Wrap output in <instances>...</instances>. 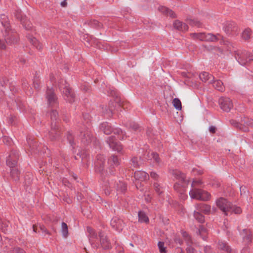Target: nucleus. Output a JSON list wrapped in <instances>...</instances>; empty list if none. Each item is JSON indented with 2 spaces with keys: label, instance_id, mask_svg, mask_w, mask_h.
<instances>
[{
  "label": "nucleus",
  "instance_id": "nucleus-1",
  "mask_svg": "<svg viewBox=\"0 0 253 253\" xmlns=\"http://www.w3.org/2000/svg\"><path fill=\"white\" fill-rule=\"evenodd\" d=\"M86 230L89 234L90 243L93 248H98L101 247L103 249H107L110 247V244L108 241L107 238L102 233H100L99 234L100 243L98 244L96 243V240H98L97 234L95 233L93 229L89 227H87Z\"/></svg>",
  "mask_w": 253,
  "mask_h": 253
},
{
  "label": "nucleus",
  "instance_id": "nucleus-2",
  "mask_svg": "<svg viewBox=\"0 0 253 253\" xmlns=\"http://www.w3.org/2000/svg\"><path fill=\"white\" fill-rule=\"evenodd\" d=\"M0 21L2 25L5 28V33L3 34V36L5 42L9 44L16 43L17 42V35L10 30L9 20L7 16L4 14L0 15Z\"/></svg>",
  "mask_w": 253,
  "mask_h": 253
},
{
  "label": "nucleus",
  "instance_id": "nucleus-3",
  "mask_svg": "<svg viewBox=\"0 0 253 253\" xmlns=\"http://www.w3.org/2000/svg\"><path fill=\"white\" fill-rule=\"evenodd\" d=\"M18 154L16 152H12L6 159V164L10 168V174L12 178L18 180L20 176V172L16 167Z\"/></svg>",
  "mask_w": 253,
  "mask_h": 253
},
{
  "label": "nucleus",
  "instance_id": "nucleus-4",
  "mask_svg": "<svg viewBox=\"0 0 253 253\" xmlns=\"http://www.w3.org/2000/svg\"><path fill=\"white\" fill-rule=\"evenodd\" d=\"M216 204L226 215H228V212H233L236 214H239L242 211L240 207L233 206L223 198H220L217 199L216 201Z\"/></svg>",
  "mask_w": 253,
  "mask_h": 253
},
{
  "label": "nucleus",
  "instance_id": "nucleus-5",
  "mask_svg": "<svg viewBox=\"0 0 253 253\" xmlns=\"http://www.w3.org/2000/svg\"><path fill=\"white\" fill-rule=\"evenodd\" d=\"M235 57L238 62L244 66L253 61V54L246 50H238L235 52Z\"/></svg>",
  "mask_w": 253,
  "mask_h": 253
},
{
  "label": "nucleus",
  "instance_id": "nucleus-6",
  "mask_svg": "<svg viewBox=\"0 0 253 253\" xmlns=\"http://www.w3.org/2000/svg\"><path fill=\"white\" fill-rule=\"evenodd\" d=\"M189 195L191 199L201 201L208 200L211 197L210 194L208 192L197 187H192L189 192Z\"/></svg>",
  "mask_w": 253,
  "mask_h": 253
},
{
  "label": "nucleus",
  "instance_id": "nucleus-7",
  "mask_svg": "<svg viewBox=\"0 0 253 253\" xmlns=\"http://www.w3.org/2000/svg\"><path fill=\"white\" fill-rule=\"evenodd\" d=\"M59 88L62 91L63 96L65 100L69 102L74 101L75 94L69 87L68 84L65 81L62 80L59 82Z\"/></svg>",
  "mask_w": 253,
  "mask_h": 253
},
{
  "label": "nucleus",
  "instance_id": "nucleus-8",
  "mask_svg": "<svg viewBox=\"0 0 253 253\" xmlns=\"http://www.w3.org/2000/svg\"><path fill=\"white\" fill-rule=\"evenodd\" d=\"M220 108L225 112H229L233 107V104L228 98L221 97L219 99Z\"/></svg>",
  "mask_w": 253,
  "mask_h": 253
},
{
  "label": "nucleus",
  "instance_id": "nucleus-9",
  "mask_svg": "<svg viewBox=\"0 0 253 253\" xmlns=\"http://www.w3.org/2000/svg\"><path fill=\"white\" fill-rule=\"evenodd\" d=\"M110 148L113 150L120 152L123 148L120 142L116 141L115 137L113 136L109 137L107 140Z\"/></svg>",
  "mask_w": 253,
  "mask_h": 253
},
{
  "label": "nucleus",
  "instance_id": "nucleus-10",
  "mask_svg": "<svg viewBox=\"0 0 253 253\" xmlns=\"http://www.w3.org/2000/svg\"><path fill=\"white\" fill-rule=\"evenodd\" d=\"M110 224L112 228L118 232L122 231L124 226L123 221L117 217H113L111 220Z\"/></svg>",
  "mask_w": 253,
  "mask_h": 253
},
{
  "label": "nucleus",
  "instance_id": "nucleus-11",
  "mask_svg": "<svg viewBox=\"0 0 253 253\" xmlns=\"http://www.w3.org/2000/svg\"><path fill=\"white\" fill-rule=\"evenodd\" d=\"M240 125V126H237L240 128V129H242L244 131H247L248 130V128L246 127H244L242 126H253V120L249 118L245 117L241 119Z\"/></svg>",
  "mask_w": 253,
  "mask_h": 253
},
{
  "label": "nucleus",
  "instance_id": "nucleus-12",
  "mask_svg": "<svg viewBox=\"0 0 253 253\" xmlns=\"http://www.w3.org/2000/svg\"><path fill=\"white\" fill-rule=\"evenodd\" d=\"M80 137L82 142L84 143H89L92 141V138L90 131L88 129L85 130L84 131H81Z\"/></svg>",
  "mask_w": 253,
  "mask_h": 253
},
{
  "label": "nucleus",
  "instance_id": "nucleus-13",
  "mask_svg": "<svg viewBox=\"0 0 253 253\" xmlns=\"http://www.w3.org/2000/svg\"><path fill=\"white\" fill-rule=\"evenodd\" d=\"M46 98L49 104L52 105L56 103L57 97L52 89H48L46 91Z\"/></svg>",
  "mask_w": 253,
  "mask_h": 253
},
{
  "label": "nucleus",
  "instance_id": "nucleus-14",
  "mask_svg": "<svg viewBox=\"0 0 253 253\" xmlns=\"http://www.w3.org/2000/svg\"><path fill=\"white\" fill-rule=\"evenodd\" d=\"M104 158L102 155L97 156V161L95 163V167L96 171L101 172L103 170Z\"/></svg>",
  "mask_w": 253,
  "mask_h": 253
},
{
  "label": "nucleus",
  "instance_id": "nucleus-15",
  "mask_svg": "<svg viewBox=\"0 0 253 253\" xmlns=\"http://www.w3.org/2000/svg\"><path fill=\"white\" fill-rule=\"evenodd\" d=\"M134 176L136 179L140 181H145L149 178L148 174L144 171H137L134 173Z\"/></svg>",
  "mask_w": 253,
  "mask_h": 253
},
{
  "label": "nucleus",
  "instance_id": "nucleus-16",
  "mask_svg": "<svg viewBox=\"0 0 253 253\" xmlns=\"http://www.w3.org/2000/svg\"><path fill=\"white\" fill-rule=\"evenodd\" d=\"M173 26L176 29L182 32L186 31L188 29L187 25L179 20H175L173 22Z\"/></svg>",
  "mask_w": 253,
  "mask_h": 253
},
{
  "label": "nucleus",
  "instance_id": "nucleus-17",
  "mask_svg": "<svg viewBox=\"0 0 253 253\" xmlns=\"http://www.w3.org/2000/svg\"><path fill=\"white\" fill-rule=\"evenodd\" d=\"M241 235L245 244H248L251 241V234L250 230L244 229L241 233Z\"/></svg>",
  "mask_w": 253,
  "mask_h": 253
},
{
  "label": "nucleus",
  "instance_id": "nucleus-18",
  "mask_svg": "<svg viewBox=\"0 0 253 253\" xmlns=\"http://www.w3.org/2000/svg\"><path fill=\"white\" fill-rule=\"evenodd\" d=\"M100 129L106 134H109L113 131V128L110 125L107 123H103L100 125Z\"/></svg>",
  "mask_w": 253,
  "mask_h": 253
},
{
  "label": "nucleus",
  "instance_id": "nucleus-19",
  "mask_svg": "<svg viewBox=\"0 0 253 253\" xmlns=\"http://www.w3.org/2000/svg\"><path fill=\"white\" fill-rule=\"evenodd\" d=\"M237 29L234 23L228 22L225 24L224 30L227 34H230L231 32Z\"/></svg>",
  "mask_w": 253,
  "mask_h": 253
},
{
  "label": "nucleus",
  "instance_id": "nucleus-20",
  "mask_svg": "<svg viewBox=\"0 0 253 253\" xmlns=\"http://www.w3.org/2000/svg\"><path fill=\"white\" fill-rule=\"evenodd\" d=\"M218 248L225 251L226 253H234V252L232 251L228 245L223 242H219L218 243Z\"/></svg>",
  "mask_w": 253,
  "mask_h": 253
},
{
  "label": "nucleus",
  "instance_id": "nucleus-21",
  "mask_svg": "<svg viewBox=\"0 0 253 253\" xmlns=\"http://www.w3.org/2000/svg\"><path fill=\"white\" fill-rule=\"evenodd\" d=\"M159 10L162 13L167 15H169L171 17H174L175 16L174 13L171 10L166 7L163 6H160L159 8Z\"/></svg>",
  "mask_w": 253,
  "mask_h": 253
},
{
  "label": "nucleus",
  "instance_id": "nucleus-22",
  "mask_svg": "<svg viewBox=\"0 0 253 253\" xmlns=\"http://www.w3.org/2000/svg\"><path fill=\"white\" fill-rule=\"evenodd\" d=\"M219 36V35L216 36L211 33H205L204 41L207 42H216L219 39L218 37H217Z\"/></svg>",
  "mask_w": 253,
  "mask_h": 253
},
{
  "label": "nucleus",
  "instance_id": "nucleus-23",
  "mask_svg": "<svg viewBox=\"0 0 253 253\" xmlns=\"http://www.w3.org/2000/svg\"><path fill=\"white\" fill-rule=\"evenodd\" d=\"M172 174L173 175L175 178L179 179L181 181H185V176L183 173L177 170H173L171 172Z\"/></svg>",
  "mask_w": 253,
  "mask_h": 253
},
{
  "label": "nucleus",
  "instance_id": "nucleus-24",
  "mask_svg": "<svg viewBox=\"0 0 253 253\" xmlns=\"http://www.w3.org/2000/svg\"><path fill=\"white\" fill-rule=\"evenodd\" d=\"M199 78L203 82H206L209 81L210 83L212 81V78H213L211 76L206 72L201 73L199 75Z\"/></svg>",
  "mask_w": 253,
  "mask_h": 253
},
{
  "label": "nucleus",
  "instance_id": "nucleus-25",
  "mask_svg": "<svg viewBox=\"0 0 253 253\" xmlns=\"http://www.w3.org/2000/svg\"><path fill=\"white\" fill-rule=\"evenodd\" d=\"M108 164L110 165L111 167H115L118 166L119 165V161L118 158L115 156H111L108 160Z\"/></svg>",
  "mask_w": 253,
  "mask_h": 253
},
{
  "label": "nucleus",
  "instance_id": "nucleus-26",
  "mask_svg": "<svg viewBox=\"0 0 253 253\" xmlns=\"http://www.w3.org/2000/svg\"><path fill=\"white\" fill-rule=\"evenodd\" d=\"M213 87L217 90L223 91L224 89V86L223 83L220 80L215 81L212 83Z\"/></svg>",
  "mask_w": 253,
  "mask_h": 253
},
{
  "label": "nucleus",
  "instance_id": "nucleus-27",
  "mask_svg": "<svg viewBox=\"0 0 253 253\" xmlns=\"http://www.w3.org/2000/svg\"><path fill=\"white\" fill-rule=\"evenodd\" d=\"M190 36L194 40L203 41H204L205 33H191Z\"/></svg>",
  "mask_w": 253,
  "mask_h": 253
},
{
  "label": "nucleus",
  "instance_id": "nucleus-28",
  "mask_svg": "<svg viewBox=\"0 0 253 253\" xmlns=\"http://www.w3.org/2000/svg\"><path fill=\"white\" fill-rule=\"evenodd\" d=\"M138 219L139 221L140 222L148 223L149 221L148 216L144 212L142 211H139L138 213Z\"/></svg>",
  "mask_w": 253,
  "mask_h": 253
},
{
  "label": "nucleus",
  "instance_id": "nucleus-29",
  "mask_svg": "<svg viewBox=\"0 0 253 253\" xmlns=\"http://www.w3.org/2000/svg\"><path fill=\"white\" fill-rule=\"evenodd\" d=\"M252 36V31L250 29L247 28L242 33V38L245 41L249 40Z\"/></svg>",
  "mask_w": 253,
  "mask_h": 253
},
{
  "label": "nucleus",
  "instance_id": "nucleus-30",
  "mask_svg": "<svg viewBox=\"0 0 253 253\" xmlns=\"http://www.w3.org/2000/svg\"><path fill=\"white\" fill-rule=\"evenodd\" d=\"M61 231L62 236L64 238H66L68 236V229L67 224L65 222H62L61 223Z\"/></svg>",
  "mask_w": 253,
  "mask_h": 253
},
{
  "label": "nucleus",
  "instance_id": "nucleus-31",
  "mask_svg": "<svg viewBox=\"0 0 253 253\" xmlns=\"http://www.w3.org/2000/svg\"><path fill=\"white\" fill-rule=\"evenodd\" d=\"M199 210L205 214H209L211 212V206L208 205L201 204L199 205Z\"/></svg>",
  "mask_w": 253,
  "mask_h": 253
},
{
  "label": "nucleus",
  "instance_id": "nucleus-32",
  "mask_svg": "<svg viewBox=\"0 0 253 253\" xmlns=\"http://www.w3.org/2000/svg\"><path fill=\"white\" fill-rule=\"evenodd\" d=\"M116 188L117 191H120L121 192H124L126 188V184L123 182L119 181V183H117L116 186H115Z\"/></svg>",
  "mask_w": 253,
  "mask_h": 253
},
{
  "label": "nucleus",
  "instance_id": "nucleus-33",
  "mask_svg": "<svg viewBox=\"0 0 253 253\" xmlns=\"http://www.w3.org/2000/svg\"><path fill=\"white\" fill-rule=\"evenodd\" d=\"M194 216L199 222L202 223L205 220L204 216L199 212L195 211L194 213Z\"/></svg>",
  "mask_w": 253,
  "mask_h": 253
},
{
  "label": "nucleus",
  "instance_id": "nucleus-34",
  "mask_svg": "<svg viewBox=\"0 0 253 253\" xmlns=\"http://www.w3.org/2000/svg\"><path fill=\"white\" fill-rule=\"evenodd\" d=\"M172 104L174 107L178 110L181 109V103L180 100L178 98H174L172 101Z\"/></svg>",
  "mask_w": 253,
  "mask_h": 253
},
{
  "label": "nucleus",
  "instance_id": "nucleus-35",
  "mask_svg": "<svg viewBox=\"0 0 253 253\" xmlns=\"http://www.w3.org/2000/svg\"><path fill=\"white\" fill-rule=\"evenodd\" d=\"M148 157L150 160L153 159L154 162L158 164L159 163V158L158 155L154 152H152L151 153H149Z\"/></svg>",
  "mask_w": 253,
  "mask_h": 253
},
{
  "label": "nucleus",
  "instance_id": "nucleus-36",
  "mask_svg": "<svg viewBox=\"0 0 253 253\" xmlns=\"http://www.w3.org/2000/svg\"><path fill=\"white\" fill-rule=\"evenodd\" d=\"M198 233L204 240H206L207 230L204 227L200 226L198 230Z\"/></svg>",
  "mask_w": 253,
  "mask_h": 253
},
{
  "label": "nucleus",
  "instance_id": "nucleus-37",
  "mask_svg": "<svg viewBox=\"0 0 253 253\" xmlns=\"http://www.w3.org/2000/svg\"><path fill=\"white\" fill-rule=\"evenodd\" d=\"M112 186H113V183H110L109 182H106L103 186V190H104L105 191V193L106 194H110V191L108 189V188L109 187L110 188H112Z\"/></svg>",
  "mask_w": 253,
  "mask_h": 253
},
{
  "label": "nucleus",
  "instance_id": "nucleus-38",
  "mask_svg": "<svg viewBox=\"0 0 253 253\" xmlns=\"http://www.w3.org/2000/svg\"><path fill=\"white\" fill-rule=\"evenodd\" d=\"M30 42L33 44L37 48L40 49L42 47L39 42L35 38H32L30 39Z\"/></svg>",
  "mask_w": 253,
  "mask_h": 253
},
{
  "label": "nucleus",
  "instance_id": "nucleus-39",
  "mask_svg": "<svg viewBox=\"0 0 253 253\" xmlns=\"http://www.w3.org/2000/svg\"><path fill=\"white\" fill-rule=\"evenodd\" d=\"M54 134L58 135L59 134V132H57L56 130V125L55 124L54 126L53 125V123H52V124H51V130L49 132V135H50V136L52 138H55Z\"/></svg>",
  "mask_w": 253,
  "mask_h": 253
},
{
  "label": "nucleus",
  "instance_id": "nucleus-40",
  "mask_svg": "<svg viewBox=\"0 0 253 253\" xmlns=\"http://www.w3.org/2000/svg\"><path fill=\"white\" fill-rule=\"evenodd\" d=\"M181 234L182 235V236L185 241L187 242L188 244H190L191 243V240L190 237L189 236L187 233H186L185 231H182Z\"/></svg>",
  "mask_w": 253,
  "mask_h": 253
},
{
  "label": "nucleus",
  "instance_id": "nucleus-41",
  "mask_svg": "<svg viewBox=\"0 0 253 253\" xmlns=\"http://www.w3.org/2000/svg\"><path fill=\"white\" fill-rule=\"evenodd\" d=\"M158 246L160 253H164L166 252V249L164 242H159L158 244Z\"/></svg>",
  "mask_w": 253,
  "mask_h": 253
},
{
  "label": "nucleus",
  "instance_id": "nucleus-42",
  "mask_svg": "<svg viewBox=\"0 0 253 253\" xmlns=\"http://www.w3.org/2000/svg\"><path fill=\"white\" fill-rule=\"evenodd\" d=\"M154 188L156 190V191L159 194H160L162 193V187L160 186L159 184L157 183H154Z\"/></svg>",
  "mask_w": 253,
  "mask_h": 253
},
{
  "label": "nucleus",
  "instance_id": "nucleus-43",
  "mask_svg": "<svg viewBox=\"0 0 253 253\" xmlns=\"http://www.w3.org/2000/svg\"><path fill=\"white\" fill-rule=\"evenodd\" d=\"M202 184V182L201 180H194L191 184L192 187H197Z\"/></svg>",
  "mask_w": 253,
  "mask_h": 253
},
{
  "label": "nucleus",
  "instance_id": "nucleus-44",
  "mask_svg": "<svg viewBox=\"0 0 253 253\" xmlns=\"http://www.w3.org/2000/svg\"><path fill=\"white\" fill-rule=\"evenodd\" d=\"M58 113L56 110H52L50 114L51 120H56L58 117Z\"/></svg>",
  "mask_w": 253,
  "mask_h": 253
},
{
  "label": "nucleus",
  "instance_id": "nucleus-45",
  "mask_svg": "<svg viewBox=\"0 0 253 253\" xmlns=\"http://www.w3.org/2000/svg\"><path fill=\"white\" fill-rule=\"evenodd\" d=\"M10 253H25V252L23 250L17 248L14 249L12 251H11Z\"/></svg>",
  "mask_w": 253,
  "mask_h": 253
},
{
  "label": "nucleus",
  "instance_id": "nucleus-46",
  "mask_svg": "<svg viewBox=\"0 0 253 253\" xmlns=\"http://www.w3.org/2000/svg\"><path fill=\"white\" fill-rule=\"evenodd\" d=\"M150 176L152 178L154 179V180H158L159 178V175L155 172L153 171L150 173Z\"/></svg>",
  "mask_w": 253,
  "mask_h": 253
},
{
  "label": "nucleus",
  "instance_id": "nucleus-47",
  "mask_svg": "<svg viewBox=\"0 0 253 253\" xmlns=\"http://www.w3.org/2000/svg\"><path fill=\"white\" fill-rule=\"evenodd\" d=\"M132 163L134 167H136L138 166V158H133L131 160Z\"/></svg>",
  "mask_w": 253,
  "mask_h": 253
},
{
  "label": "nucleus",
  "instance_id": "nucleus-48",
  "mask_svg": "<svg viewBox=\"0 0 253 253\" xmlns=\"http://www.w3.org/2000/svg\"><path fill=\"white\" fill-rule=\"evenodd\" d=\"M247 191V188L245 186H241L240 187V192H241V195H243V194H245L246 192Z\"/></svg>",
  "mask_w": 253,
  "mask_h": 253
},
{
  "label": "nucleus",
  "instance_id": "nucleus-49",
  "mask_svg": "<svg viewBox=\"0 0 253 253\" xmlns=\"http://www.w3.org/2000/svg\"><path fill=\"white\" fill-rule=\"evenodd\" d=\"M189 23L192 25H195L197 26H199L200 22L198 21H195L194 20H190Z\"/></svg>",
  "mask_w": 253,
  "mask_h": 253
},
{
  "label": "nucleus",
  "instance_id": "nucleus-50",
  "mask_svg": "<svg viewBox=\"0 0 253 253\" xmlns=\"http://www.w3.org/2000/svg\"><path fill=\"white\" fill-rule=\"evenodd\" d=\"M211 251V249L210 246H206L204 247V251L205 253H210Z\"/></svg>",
  "mask_w": 253,
  "mask_h": 253
},
{
  "label": "nucleus",
  "instance_id": "nucleus-51",
  "mask_svg": "<svg viewBox=\"0 0 253 253\" xmlns=\"http://www.w3.org/2000/svg\"><path fill=\"white\" fill-rule=\"evenodd\" d=\"M0 48L1 49H5L6 48V45L4 42L0 40Z\"/></svg>",
  "mask_w": 253,
  "mask_h": 253
},
{
  "label": "nucleus",
  "instance_id": "nucleus-52",
  "mask_svg": "<svg viewBox=\"0 0 253 253\" xmlns=\"http://www.w3.org/2000/svg\"><path fill=\"white\" fill-rule=\"evenodd\" d=\"M209 131L211 133H214L215 132V127L214 126H210Z\"/></svg>",
  "mask_w": 253,
  "mask_h": 253
},
{
  "label": "nucleus",
  "instance_id": "nucleus-53",
  "mask_svg": "<svg viewBox=\"0 0 253 253\" xmlns=\"http://www.w3.org/2000/svg\"><path fill=\"white\" fill-rule=\"evenodd\" d=\"M187 252V253H196L195 250L192 248H188Z\"/></svg>",
  "mask_w": 253,
  "mask_h": 253
},
{
  "label": "nucleus",
  "instance_id": "nucleus-54",
  "mask_svg": "<svg viewBox=\"0 0 253 253\" xmlns=\"http://www.w3.org/2000/svg\"><path fill=\"white\" fill-rule=\"evenodd\" d=\"M197 172V173L198 174H201L202 173V171L200 170H198L196 168H193V169H192V171L193 172H195V171H196Z\"/></svg>",
  "mask_w": 253,
  "mask_h": 253
},
{
  "label": "nucleus",
  "instance_id": "nucleus-55",
  "mask_svg": "<svg viewBox=\"0 0 253 253\" xmlns=\"http://www.w3.org/2000/svg\"><path fill=\"white\" fill-rule=\"evenodd\" d=\"M41 230H42L43 232H45V233H47V234H48V231H47L46 229H45V228H44V227H43V226H41Z\"/></svg>",
  "mask_w": 253,
  "mask_h": 253
},
{
  "label": "nucleus",
  "instance_id": "nucleus-56",
  "mask_svg": "<svg viewBox=\"0 0 253 253\" xmlns=\"http://www.w3.org/2000/svg\"><path fill=\"white\" fill-rule=\"evenodd\" d=\"M28 144H29V145L31 149H34V147H35V145H34V144L33 145V144H32V143H31V142H30V140H28Z\"/></svg>",
  "mask_w": 253,
  "mask_h": 253
},
{
  "label": "nucleus",
  "instance_id": "nucleus-57",
  "mask_svg": "<svg viewBox=\"0 0 253 253\" xmlns=\"http://www.w3.org/2000/svg\"><path fill=\"white\" fill-rule=\"evenodd\" d=\"M114 133H119L120 132L122 133V131L120 129H115L114 130Z\"/></svg>",
  "mask_w": 253,
  "mask_h": 253
},
{
  "label": "nucleus",
  "instance_id": "nucleus-58",
  "mask_svg": "<svg viewBox=\"0 0 253 253\" xmlns=\"http://www.w3.org/2000/svg\"><path fill=\"white\" fill-rule=\"evenodd\" d=\"M132 127L133 129H137L138 128V125L137 124H134Z\"/></svg>",
  "mask_w": 253,
  "mask_h": 253
},
{
  "label": "nucleus",
  "instance_id": "nucleus-59",
  "mask_svg": "<svg viewBox=\"0 0 253 253\" xmlns=\"http://www.w3.org/2000/svg\"><path fill=\"white\" fill-rule=\"evenodd\" d=\"M25 28L28 30L30 29L31 27V24L30 23L27 24V27H26V25H25Z\"/></svg>",
  "mask_w": 253,
  "mask_h": 253
},
{
  "label": "nucleus",
  "instance_id": "nucleus-60",
  "mask_svg": "<svg viewBox=\"0 0 253 253\" xmlns=\"http://www.w3.org/2000/svg\"><path fill=\"white\" fill-rule=\"evenodd\" d=\"M33 231L34 232H35V233L37 232L36 229V226L34 225H33Z\"/></svg>",
  "mask_w": 253,
  "mask_h": 253
},
{
  "label": "nucleus",
  "instance_id": "nucleus-61",
  "mask_svg": "<svg viewBox=\"0 0 253 253\" xmlns=\"http://www.w3.org/2000/svg\"><path fill=\"white\" fill-rule=\"evenodd\" d=\"M246 250H247V249H246L245 248H244V249L242 250V253H246L245 252H246Z\"/></svg>",
  "mask_w": 253,
  "mask_h": 253
},
{
  "label": "nucleus",
  "instance_id": "nucleus-62",
  "mask_svg": "<svg viewBox=\"0 0 253 253\" xmlns=\"http://www.w3.org/2000/svg\"><path fill=\"white\" fill-rule=\"evenodd\" d=\"M176 242H178L180 244H181V242H180V241L179 240H176Z\"/></svg>",
  "mask_w": 253,
  "mask_h": 253
},
{
  "label": "nucleus",
  "instance_id": "nucleus-63",
  "mask_svg": "<svg viewBox=\"0 0 253 253\" xmlns=\"http://www.w3.org/2000/svg\"><path fill=\"white\" fill-rule=\"evenodd\" d=\"M7 139H8V138H6V137L3 138V141H4Z\"/></svg>",
  "mask_w": 253,
  "mask_h": 253
},
{
  "label": "nucleus",
  "instance_id": "nucleus-64",
  "mask_svg": "<svg viewBox=\"0 0 253 253\" xmlns=\"http://www.w3.org/2000/svg\"><path fill=\"white\" fill-rule=\"evenodd\" d=\"M130 246H131V247H133V245L132 243H130L129 244Z\"/></svg>",
  "mask_w": 253,
  "mask_h": 253
}]
</instances>
